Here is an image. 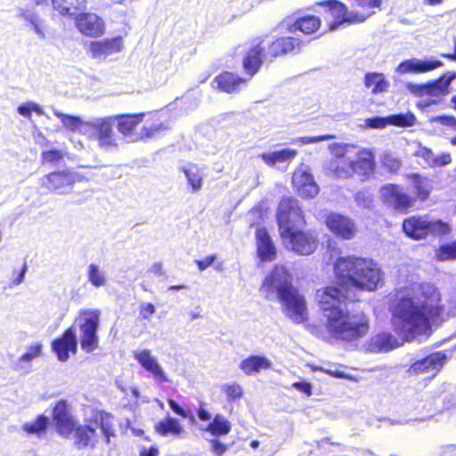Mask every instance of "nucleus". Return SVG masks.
I'll list each match as a JSON object with an SVG mask.
<instances>
[{
	"mask_svg": "<svg viewBox=\"0 0 456 456\" xmlns=\"http://www.w3.org/2000/svg\"><path fill=\"white\" fill-rule=\"evenodd\" d=\"M336 285H327L315 291L314 300L322 314L323 326L329 338L337 342L352 343L362 338L369 330L367 316L352 314L341 306L349 300L351 289L374 291L382 282L383 273L371 258L354 255L339 256L334 263Z\"/></svg>",
	"mask_w": 456,
	"mask_h": 456,
	"instance_id": "1",
	"label": "nucleus"
},
{
	"mask_svg": "<svg viewBox=\"0 0 456 456\" xmlns=\"http://www.w3.org/2000/svg\"><path fill=\"white\" fill-rule=\"evenodd\" d=\"M400 293L398 290L395 294L391 314L403 333H420L431 324H439L449 317L442 303V294L434 285L420 284L419 293L414 297Z\"/></svg>",
	"mask_w": 456,
	"mask_h": 456,
	"instance_id": "2",
	"label": "nucleus"
},
{
	"mask_svg": "<svg viewBox=\"0 0 456 456\" xmlns=\"http://www.w3.org/2000/svg\"><path fill=\"white\" fill-rule=\"evenodd\" d=\"M259 290L267 299L276 294L282 311L293 322L299 324L307 320L305 298L293 285L292 276L284 265H274L263 280Z\"/></svg>",
	"mask_w": 456,
	"mask_h": 456,
	"instance_id": "3",
	"label": "nucleus"
},
{
	"mask_svg": "<svg viewBox=\"0 0 456 456\" xmlns=\"http://www.w3.org/2000/svg\"><path fill=\"white\" fill-rule=\"evenodd\" d=\"M304 45V41L295 36L270 37L265 34L254 37L242 57L244 72L250 79L259 72L265 61H273L279 57L298 54Z\"/></svg>",
	"mask_w": 456,
	"mask_h": 456,
	"instance_id": "4",
	"label": "nucleus"
},
{
	"mask_svg": "<svg viewBox=\"0 0 456 456\" xmlns=\"http://www.w3.org/2000/svg\"><path fill=\"white\" fill-rule=\"evenodd\" d=\"M406 179L411 183L412 194L398 183H387L380 188L382 203L399 214H408L420 208L433 192V185L428 176L420 173H409Z\"/></svg>",
	"mask_w": 456,
	"mask_h": 456,
	"instance_id": "5",
	"label": "nucleus"
},
{
	"mask_svg": "<svg viewBox=\"0 0 456 456\" xmlns=\"http://www.w3.org/2000/svg\"><path fill=\"white\" fill-rule=\"evenodd\" d=\"M402 230L411 240H422L429 236H446L452 229L450 224L442 219H429L427 216L413 215L403 220Z\"/></svg>",
	"mask_w": 456,
	"mask_h": 456,
	"instance_id": "6",
	"label": "nucleus"
},
{
	"mask_svg": "<svg viewBox=\"0 0 456 456\" xmlns=\"http://www.w3.org/2000/svg\"><path fill=\"white\" fill-rule=\"evenodd\" d=\"M455 78L456 72H448L425 84H409L407 88L417 97H428L417 104L419 108L425 109L440 103L444 97L450 94V86Z\"/></svg>",
	"mask_w": 456,
	"mask_h": 456,
	"instance_id": "7",
	"label": "nucleus"
},
{
	"mask_svg": "<svg viewBox=\"0 0 456 456\" xmlns=\"http://www.w3.org/2000/svg\"><path fill=\"white\" fill-rule=\"evenodd\" d=\"M109 415L99 412L90 419V424L79 425L74 428L75 445L78 449L88 446L94 447L97 441L96 428L102 429L107 444L110 442V436H114L113 425L109 421Z\"/></svg>",
	"mask_w": 456,
	"mask_h": 456,
	"instance_id": "8",
	"label": "nucleus"
},
{
	"mask_svg": "<svg viewBox=\"0 0 456 456\" xmlns=\"http://www.w3.org/2000/svg\"><path fill=\"white\" fill-rule=\"evenodd\" d=\"M314 6L322 8L324 13L331 17V20L327 22V29L330 32L343 25L359 24L366 20L365 13L351 11L350 7L339 0H322L315 2Z\"/></svg>",
	"mask_w": 456,
	"mask_h": 456,
	"instance_id": "9",
	"label": "nucleus"
},
{
	"mask_svg": "<svg viewBox=\"0 0 456 456\" xmlns=\"http://www.w3.org/2000/svg\"><path fill=\"white\" fill-rule=\"evenodd\" d=\"M375 169L374 153L366 148H362L357 151L354 159L347 163L337 161L333 172L338 177L350 178L357 175L361 180L365 181L374 174Z\"/></svg>",
	"mask_w": 456,
	"mask_h": 456,
	"instance_id": "10",
	"label": "nucleus"
},
{
	"mask_svg": "<svg viewBox=\"0 0 456 456\" xmlns=\"http://www.w3.org/2000/svg\"><path fill=\"white\" fill-rule=\"evenodd\" d=\"M276 222L280 235L292 229H297V225L305 224V214L296 199L283 197L280 200L276 211Z\"/></svg>",
	"mask_w": 456,
	"mask_h": 456,
	"instance_id": "11",
	"label": "nucleus"
},
{
	"mask_svg": "<svg viewBox=\"0 0 456 456\" xmlns=\"http://www.w3.org/2000/svg\"><path fill=\"white\" fill-rule=\"evenodd\" d=\"M80 346L84 352L89 354L99 347L97 330L100 324V314L97 310H84L80 312Z\"/></svg>",
	"mask_w": 456,
	"mask_h": 456,
	"instance_id": "12",
	"label": "nucleus"
},
{
	"mask_svg": "<svg viewBox=\"0 0 456 456\" xmlns=\"http://www.w3.org/2000/svg\"><path fill=\"white\" fill-rule=\"evenodd\" d=\"M281 237L287 240L290 249L300 256H309L318 248L319 240L315 233L300 229H292Z\"/></svg>",
	"mask_w": 456,
	"mask_h": 456,
	"instance_id": "13",
	"label": "nucleus"
},
{
	"mask_svg": "<svg viewBox=\"0 0 456 456\" xmlns=\"http://www.w3.org/2000/svg\"><path fill=\"white\" fill-rule=\"evenodd\" d=\"M113 118H102L87 123L90 138L96 140L101 149L110 151L118 148L117 136L113 129Z\"/></svg>",
	"mask_w": 456,
	"mask_h": 456,
	"instance_id": "14",
	"label": "nucleus"
},
{
	"mask_svg": "<svg viewBox=\"0 0 456 456\" xmlns=\"http://www.w3.org/2000/svg\"><path fill=\"white\" fill-rule=\"evenodd\" d=\"M323 223L334 236L341 240H350L357 232L354 222L349 216L338 212L325 214Z\"/></svg>",
	"mask_w": 456,
	"mask_h": 456,
	"instance_id": "15",
	"label": "nucleus"
},
{
	"mask_svg": "<svg viewBox=\"0 0 456 456\" xmlns=\"http://www.w3.org/2000/svg\"><path fill=\"white\" fill-rule=\"evenodd\" d=\"M449 358L445 351L432 352L423 358L413 361L406 370L410 377L419 376L431 371H439Z\"/></svg>",
	"mask_w": 456,
	"mask_h": 456,
	"instance_id": "16",
	"label": "nucleus"
},
{
	"mask_svg": "<svg viewBox=\"0 0 456 456\" xmlns=\"http://www.w3.org/2000/svg\"><path fill=\"white\" fill-rule=\"evenodd\" d=\"M52 419L57 433L69 438L74 431L76 420L65 400H59L55 403L53 407Z\"/></svg>",
	"mask_w": 456,
	"mask_h": 456,
	"instance_id": "17",
	"label": "nucleus"
},
{
	"mask_svg": "<svg viewBox=\"0 0 456 456\" xmlns=\"http://www.w3.org/2000/svg\"><path fill=\"white\" fill-rule=\"evenodd\" d=\"M292 187L302 199H314L320 191L314 175L303 167H298L293 172Z\"/></svg>",
	"mask_w": 456,
	"mask_h": 456,
	"instance_id": "18",
	"label": "nucleus"
},
{
	"mask_svg": "<svg viewBox=\"0 0 456 456\" xmlns=\"http://www.w3.org/2000/svg\"><path fill=\"white\" fill-rule=\"evenodd\" d=\"M51 348L61 362L68 361L70 354H76L77 351V339L75 328L70 326L65 329L58 338L52 341Z\"/></svg>",
	"mask_w": 456,
	"mask_h": 456,
	"instance_id": "19",
	"label": "nucleus"
},
{
	"mask_svg": "<svg viewBox=\"0 0 456 456\" xmlns=\"http://www.w3.org/2000/svg\"><path fill=\"white\" fill-rule=\"evenodd\" d=\"M148 118L136 136V141L147 142L163 134L169 129L167 118L159 111L150 112Z\"/></svg>",
	"mask_w": 456,
	"mask_h": 456,
	"instance_id": "20",
	"label": "nucleus"
},
{
	"mask_svg": "<svg viewBox=\"0 0 456 456\" xmlns=\"http://www.w3.org/2000/svg\"><path fill=\"white\" fill-rule=\"evenodd\" d=\"M74 20L78 31L86 37H99L104 34V21L94 13L81 11L75 15Z\"/></svg>",
	"mask_w": 456,
	"mask_h": 456,
	"instance_id": "21",
	"label": "nucleus"
},
{
	"mask_svg": "<svg viewBox=\"0 0 456 456\" xmlns=\"http://www.w3.org/2000/svg\"><path fill=\"white\" fill-rule=\"evenodd\" d=\"M76 183L73 173L63 170L47 174L42 178L41 186L48 191H56L63 194L69 191Z\"/></svg>",
	"mask_w": 456,
	"mask_h": 456,
	"instance_id": "22",
	"label": "nucleus"
},
{
	"mask_svg": "<svg viewBox=\"0 0 456 456\" xmlns=\"http://www.w3.org/2000/svg\"><path fill=\"white\" fill-rule=\"evenodd\" d=\"M248 80L249 78L243 77L235 72L224 70L215 77L212 83L219 92L234 94L246 86Z\"/></svg>",
	"mask_w": 456,
	"mask_h": 456,
	"instance_id": "23",
	"label": "nucleus"
},
{
	"mask_svg": "<svg viewBox=\"0 0 456 456\" xmlns=\"http://www.w3.org/2000/svg\"><path fill=\"white\" fill-rule=\"evenodd\" d=\"M322 25V19L314 14H304L296 18L293 22L288 25L287 30L289 33H301L305 37L316 35Z\"/></svg>",
	"mask_w": 456,
	"mask_h": 456,
	"instance_id": "24",
	"label": "nucleus"
},
{
	"mask_svg": "<svg viewBox=\"0 0 456 456\" xmlns=\"http://www.w3.org/2000/svg\"><path fill=\"white\" fill-rule=\"evenodd\" d=\"M443 66V62L438 60L421 61L418 59H408L401 61L396 71L399 74H420L435 70Z\"/></svg>",
	"mask_w": 456,
	"mask_h": 456,
	"instance_id": "25",
	"label": "nucleus"
},
{
	"mask_svg": "<svg viewBox=\"0 0 456 456\" xmlns=\"http://www.w3.org/2000/svg\"><path fill=\"white\" fill-rule=\"evenodd\" d=\"M134 358L138 363L156 379L160 382H167V378L158 363L157 360L151 355L149 349H143L134 353Z\"/></svg>",
	"mask_w": 456,
	"mask_h": 456,
	"instance_id": "26",
	"label": "nucleus"
},
{
	"mask_svg": "<svg viewBox=\"0 0 456 456\" xmlns=\"http://www.w3.org/2000/svg\"><path fill=\"white\" fill-rule=\"evenodd\" d=\"M257 256L262 261H273L276 257V249L265 227L256 230Z\"/></svg>",
	"mask_w": 456,
	"mask_h": 456,
	"instance_id": "27",
	"label": "nucleus"
},
{
	"mask_svg": "<svg viewBox=\"0 0 456 456\" xmlns=\"http://www.w3.org/2000/svg\"><path fill=\"white\" fill-rule=\"evenodd\" d=\"M146 115L144 112L126 113L118 114L112 118L113 121H117L118 132L125 136H129L134 134L137 126L143 121Z\"/></svg>",
	"mask_w": 456,
	"mask_h": 456,
	"instance_id": "28",
	"label": "nucleus"
},
{
	"mask_svg": "<svg viewBox=\"0 0 456 456\" xmlns=\"http://www.w3.org/2000/svg\"><path fill=\"white\" fill-rule=\"evenodd\" d=\"M413 156L422 159L429 168L444 167L452 162V156L449 152H443L435 156L430 148L421 144L418 146Z\"/></svg>",
	"mask_w": 456,
	"mask_h": 456,
	"instance_id": "29",
	"label": "nucleus"
},
{
	"mask_svg": "<svg viewBox=\"0 0 456 456\" xmlns=\"http://www.w3.org/2000/svg\"><path fill=\"white\" fill-rule=\"evenodd\" d=\"M122 48L121 37H114L102 41L91 42L89 51L93 58H99L102 55H110L118 53Z\"/></svg>",
	"mask_w": 456,
	"mask_h": 456,
	"instance_id": "30",
	"label": "nucleus"
},
{
	"mask_svg": "<svg viewBox=\"0 0 456 456\" xmlns=\"http://www.w3.org/2000/svg\"><path fill=\"white\" fill-rule=\"evenodd\" d=\"M297 155L295 149H282L272 152H263L259 158L269 167H275L277 164L290 163Z\"/></svg>",
	"mask_w": 456,
	"mask_h": 456,
	"instance_id": "31",
	"label": "nucleus"
},
{
	"mask_svg": "<svg viewBox=\"0 0 456 456\" xmlns=\"http://www.w3.org/2000/svg\"><path fill=\"white\" fill-rule=\"evenodd\" d=\"M272 362L263 355H250L240 363V370L248 376L254 375L263 370H269Z\"/></svg>",
	"mask_w": 456,
	"mask_h": 456,
	"instance_id": "32",
	"label": "nucleus"
},
{
	"mask_svg": "<svg viewBox=\"0 0 456 456\" xmlns=\"http://www.w3.org/2000/svg\"><path fill=\"white\" fill-rule=\"evenodd\" d=\"M53 8L62 16H74L86 8V0H52Z\"/></svg>",
	"mask_w": 456,
	"mask_h": 456,
	"instance_id": "33",
	"label": "nucleus"
},
{
	"mask_svg": "<svg viewBox=\"0 0 456 456\" xmlns=\"http://www.w3.org/2000/svg\"><path fill=\"white\" fill-rule=\"evenodd\" d=\"M364 85L370 89L371 94H379L387 92L389 87V82L385 78L382 73L368 72L364 76Z\"/></svg>",
	"mask_w": 456,
	"mask_h": 456,
	"instance_id": "34",
	"label": "nucleus"
},
{
	"mask_svg": "<svg viewBox=\"0 0 456 456\" xmlns=\"http://www.w3.org/2000/svg\"><path fill=\"white\" fill-rule=\"evenodd\" d=\"M155 431L160 436H167L171 434L178 436L183 434V428L180 422L172 417H167L164 419L159 421L155 427Z\"/></svg>",
	"mask_w": 456,
	"mask_h": 456,
	"instance_id": "35",
	"label": "nucleus"
},
{
	"mask_svg": "<svg viewBox=\"0 0 456 456\" xmlns=\"http://www.w3.org/2000/svg\"><path fill=\"white\" fill-rule=\"evenodd\" d=\"M231 429L232 427L229 420L221 414H216L212 421L205 428L207 432L216 437L229 434Z\"/></svg>",
	"mask_w": 456,
	"mask_h": 456,
	"instance_id": "36",
	"label": "nucleus"
},
{
	"mask_svg": "<svg viewBox=\"0 0 456 456\" xmlns=\"http://www.w3.org/2000/svg\"><path fill=\"white\" fill-rule=\"evenodd\" d=\"M382 0H352L350 3L351 11L355 10L356 12L365 13L366 20L373 13L374 8H380Z\"/></svg>",
	"mask_w": 456,
	"mask_h": 456,
	"instance_id": "37",
	"label": "nucleus"
},
{
	"mask_svg": "<svg viewBox=\"0 0 456 456\" xmlns=\"http://www.w3.org/2000/svg\"><path fill=\"white\" fill-rule=\"evenodd\" d=\"M183 172L185 175L189 185L193 191H198L202 187V177L200 176V168L198 166L191 164L187 167H183Z\"/></svg>",
	"mask_w": 456,
	"mask_h": 456,
	"instance_id": "38",
	"label": "nucleus"
},
{
	"mask_svg": "<svg viewBox=\"0 0 456 456\" xmlns=\"http://www.w3.org/2000/svg\"><path fill=\"white\" fill-rule=\"evenodd\" d=\"M49 425V419L44 414L38 415L32 422H26L22 426V429L28 434L44 433Z\"/></svg>",
	"mask_w": 456,
	"mask_h": 456,
	"instance_id": "39",
	"label": "nucleus"
},
{
	"mask_svg": "<svg viewBox=\"0 0 456 456\" xmlns=\"http://www.w3.org/2000/svg\"><path fill=\"white\" fill-rule=\"evenodd\" d=\"M374 343L379 350L386 352L399 346L397 339L388 332H381L376 335Z\"/></svg>",
	"mask_w": 456,
	"mask_h": 456,
	"instance_id": "40",
	"label": "nucleus"
},
{
	"mask_svg": "<svg viewBox=\"0 0 456 456\" xmlns=\"http://www.w3.org/2000/svg\"><path fill=\"white\" fill-rule=\"evenodd\" d=\"M436 258L438 261H449L456 259V240L440 245L436 250Z\"/></svg>",
	"mask_w": 456,
	"mask_h": 456,
	"instance_id": "41",
	"label": "nucleus"
},
{
	"mask_svg": "<svg viewBox=\"0 0 456 456\" xmlns=\"http://www.w3.org/2000/svg\"><path fill=\"white\" fill-rule=\"evenodd\" d=\"M388 125L400 127L412 126L416 122V118L412 113L394 114L387 117Z\"/></svg>",
	"mask_w": 456,
	"mask_h": 456,
	"instance_id": "42",
	"label": "nucleus"
},
{
	"mask_svg": "<svg viewBox=\"0 0 456 456\" xmlns=\"http://www.w3.org/2000/svg\"><path fill=\"white\" fill-rule=\"evenodd\" d=\"M87 277L91 284L96 288L102 287L106 283V278L95 264H90L87 269Z\"/></svg>",
	"mask_w": 456,
	"mask_h": 456,
	"instance_id": "43",
	"label": "nucleus"
},
{
	"mask_svg": "<svg viewBox=\"0 0 456 456\" xmlns=\"http://www.w3.org/2000/svg\"><path fill=\"white\" fill-rule=\"evenodd\" d=\"M63 159L64 153L58 149L43 151L41 153L42 165H56L62 161Z\"/></svg>",
	"mask_w": 456,
	"mask_h": 456,
	"instance_id": "44",
	"label": "nucleus"
},
{
	"mask_svg": "<svg viewBox=\"0 0 456 456\" xmlns=\"http://www.w3.org/2000/svg\"><path fill=\"white\" fill-rule=\"evenodd\" d=\"M42 354V345L40 343H37L33 346H30L26 353H24L18 361V363L14 366L15 370H19L22 369L20 363L23 362H29L37 357H39Z\"/></svg>",
	"mask_w": 456,
	"mask_h": 456,
	"instance_id": "45",
	"label": "nucleus"
},
{
	"mask_svg": "<svg viewBox=\"0 0 456 456\" xmlns=\"http://www.w3.org/2000/svg\"><path fill=\"white\" fill-rule=\"evenodd\" d=\"M54 115L61 121L66 128L71 131L77 130L82 124L81 118L77 116H71L58 111H55Z\"/></svg>",
	"mask_w": 456,
	"mask_h": 456,
	"instance_id": "46",
	"label": "nucleus"
},
{
	"mask_svg": "<svg viewBox=\"0 0 456 456\" xmlns=\"http://www.w3.org/2000/svg\"><path fill=\"white\" fill-rule=\"evenodd\" d=\"M381 165L387 173L397 174L402 167V161L390 154H387L383 156Z\"/></svg>",
	"mask_w": 456,
	"mask_h": 456,
	"instance_id": "47",
	"label": "nucleus"
},
{
	"mask_svg": "<svg viewBox=\"0 0 456 456\" xmlns=\"http://www.w3.org/2000/svg\"><path fill=\"white\" fill-rule=\"evenodd\" d=\"M223 392L226 395L228 401H235L242 397L243 389L237 383L226 384L222 387Z\"/></svg>",
	"mask_w": 456,
	"mask_h": 456,
	"instance_id": "48",
	"label": "nucleus"
},
{
	"mask_svg": "<svg viewBox=\"0 0 456 456\" xmlns=\"http://www.w3.org/2000/svg\"><path fill=\"white\" fill-rule=\"evenodd\" d=\"M335 135L333 134H322L317 136H302L297 137L292 140V143H297L300 145H305L310 143H315L322 141L334 139Z\"/></svg>",
	"mask_w": 456,
	"mask_h": 456,
	"instance_id": "49",
	"label": "nucleus"
},
{
	"mask_svg": "<svg viewBox=\"0 0 456 456\" xmlns=\"http://www.w3.org/2000/svg\"><path fill=\"white\" fill-rule=\"evenodd\" d=\"M32 111L36 112L38 115H43V113H44L43 109L39 105H37L36 103H32V102L27 103L24 105H20L18 107V112L21 116L28 118H31Z\"/></svg>",
	"mask_w": 456,
	"mask_h": 456,
	"instance_id": "50",
	"label": "nucleus"
},
{
	"mask_svg": "<svg viewBox=\"0 0 456 456\" xmlns=\"http://www.w3.org/2000/svg\"><path fill=\"white\" fill-rule=\"evenodd\" d=\"M365 123L370 128L382 129L388 125V118L373 117L367 118Z\"/></svg>",
	"mask_w": 456,
	"mask_h": 456,
	"instance_id": "51",
	"label": "nucleus"
},
{
	"mask_svg": "<svg viewBox=\"0 0 456 456\" xmlns=\"http://www.w3.org/2000/svg\"><path fill=\"white\" fill-rule=\"evenodd\" d=\"M291 387L308 397L313 394V386L308 381H296L292 383Z\"/></svg>",
	"mask_w": 456,
	"mask_h": 456,
	"instance_id": "52",
	"label": "nucleus"
},
{
	"mask_svg": "<svg viewBox=\"0 0 456 456\" xmlns=\"http://www.w3.org/2000/svg\"><path fill=\"white\" fill-rule=\"evenodd\" d=\"M351 147L352 146L348 144L334 143L331 146V151L337 159H343L347 155L348 151Z\"/></svg>",
	"mask_w": 456,
	"mask_h": 456,
	"instance_id": "53",
	"label": "nucleus"
},
{
	"mask_svg": "<svg viewBox=\"0 0 456 456\" xmlns=\"http://www.w3.org/2000/svg\"><path fill=\"white\" fill-rule=\"evenodd\" d=\"M155 306L152 303H146L140 305V316L142 320L149 319L155 314Z\"/></svg>",
	"mask_w": 456,
	"mask_h": 456,
	"instance_id": "54",
	"label": "nucleus"
},
{
	"mask_svg": "<svg viewBox=\"0 0 456 456\" xmlns=\"http://www.w3.org/2000/svg\"><path fill=\"white\" fill-rule=\"evenodd\" d=\"M216 259V255H210L204 259L195 260V264L197 265L200 271H204L208 267H209L215 262Z\"/></svg>",
	"mask_w": 456,
	"mask_h": 456,
	"instance_id": "55",
	"label": "nucleus"
},
{
	"mask_svg": "<svg viewBox=\"0 0 456 456\" xmlns=\"http://www.w3.org/2000/svg\"><path fill=\"white\" fill-rule=\"evenodd\" d=\"M24 18L33 26L34 30L40 36L44 37L42 28H40V21L35 14H24Z\"/></svg>",
	"mask_w": 456,
	"mask_h": 456,
	"instance_id": "56",
	"label": "nucleus"
},
{
	"mask_svg": "<svg viewBox=\"0 0 456 456\" xmlns=\"http://www.w3.org/2000/svg\"><path fill=\"white\" fill-rule=\"evenodd\" d=\"M168 405L172 409V411L174 412H175L176 414H178L179 416H181L184 419L190 417L189 411H187L183 408H182L175 400L169 399Z\"/></svg>",
	"mask_w": 456,
	"mask_h": 456,
	"instance_id": "57",
	"label": "nucleus"
},
{
	"mask_svg": "<svg viewBox=\"0 0 456 456\" xmlns=\"http://www.w3.org/2000/svg\"><path fill=\"white\" fill-rule=\"evenodd\" d=\"M211 449L217 456H221L227 449V446L217 439L210 441Z\"/></svg>",
	"mask_w": 456,
	"mask_h": 456,
	"instance_id": "58",
	"label": "nucleus"
},
{
	"mask_svg": "<svg viewBox=\"0 0 456 456\" xmlns=\"http://www.w3.org/2000/svg\"><path fill=\"white\" fill-rule=\"evenodd\" d=\"M436 120L444 126L456 129V118L453 116H439L436 118Z\"/></svg>",
	"mask_w": 456,
	"mask_h": 456,
	"instance_id": "59",
	"label": "nucleus"
},
{
	"mask_svg": "<svg viewBox=\"0 0 456 456\" xmlns=\"http://www.w3.org/2000/svg\"><path fill=\"white\" fill-rule=\"evenodd\" d=\"M197 415L201 421H209L211 419L210 412L203 405L198 408Z\"/></svg>",
	"mask_w": 456,
	"mask_h": 456,
	"instance_id": "60",
	"label": "nucleus"
},
{
	"mask_svg": "<svg viewBox=\"0 0 456 456\" xmlns=\"http://www.w3.org/2000/svg\"><path fill=\"white\" fill-rule=\"evenodd\" d=\"M321 370L333 378H339V379L347 378V376L342 370H339L338 369L331 370V369L321 368Z\"/></svg>",
	"mask_w": 456,
	"mask_h": 456,
	"instance_id": "61",
	"label": "nucleus"
},
{
	"mask_svg": "<svg viewBox=\"0 0 456 456\" xmlns=\"http://www.w3.org/2000/svg\"><path fill=\"white\" fill-rule=\"evenodd\" d=\"M150 272L155 275L161 276L164 274L162 264L160 262H155L152 264Z\"/></svg>",
	"mask_w": 456,
	"mask_h": 456,
	"instance_id": "62",
	"label": "nucleus"
},
{
	"mask_svg": "<svg viewBox=\"0 0 456 456\" xmlns=\"http://www.w3.org/2000/svg\"><path fill=\"white\" fill-rule=\"evenodd\" d=\"M159 450L155 446H151L149 449H142L140 452V456H158Z\"/></svg>",
	"mask_w": 456,
	"mask_h": 456,
	"instance_id": "63",
	"label": "nucleus"
},
{
	"mask_svg": "<svg viewBox=\"0 0 456 456\" xmlns=\"http://www.w3.org/2000/svg\"><path fill=\"white\" fill-rule=\"evenodd\" d=\"M441 56L451 61H456V39H454V52L452 53H441Z\"/></svg>",
	"mask_w": 456,
	"mask_h": 456,
	"instance_id": "64",
	"label": "nucleus"
}]
</instances>
